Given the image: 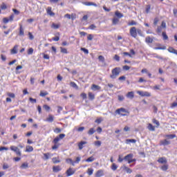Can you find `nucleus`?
Instances as JSON below:
<instances>
[{
	"instance_id": "nucleus-1",
	"label": "nucleus",
	"mask_w": 177,
	"mask_h": 177,
	"mask_svg": "<svg viewBox=\"0 0 177 177\" xmlns=\"http://www.w3.org/2000/svg\"><path fill=\"white\" fill-rule=\"evenodd\" d=\"M129 32L131 37L133 38H136V37H138V34L140 35V37H143V35L142 34V30L139 28L136 29V27H131L129 30Z\"/></svg>"
},
{
	"instance_id": "nucleus-2",
	"label": "nucleus",
	"mask_w": 177,
	"mask_h": 177,
	"mask_svg": "<svg viewBox=\"0 0 177 177\" xmlns=\"http://www.w3.org/2000/svg\"><path fill=\"white\" fill-rule=\"evenodd\" d=\"M120 73H121V68L116 67L111 71V75H110V77L112 80H115V78H117L120 75Z\"/></svg>"
},
{
	"instance_id": "nucleus-3",
	"label": "nucleus",
	"mask_w": 177,
	"mask_h": 177,
	"mask_svg": "<svg viewBox=\"0 0 177 177\" xmlns=\"http://www.w3.org/2000/svg\"><path fill=\"white\" fill-rule=\"evenodd\" d=\"M80 161H81V157H80V156H77L76 158L75 161H73V159H71V158L66 159V162L68 164H71V165H73V167H74L75 165V164H79Z\"/></svg>"
},
{
	"instance_id": "nucleus-4",
	"label": "nucleus",
	"mask_w": 177,
	"mask_h": 177,
	"mask_svg": "<svg viewBox=\"0 0 177 177\" xmlns=\"http://www.w3.org/2000/svg\"><path fill=\"white\" fill-rule=\"evenodd\" d=\"M115 113H116V114H119L120 115H122V117H125V115H127V114H124L122 113H128V111H127V109H125L124 108H120L115 111Z\"/></svg>"
},
{
	"instance_id": "nucleus-5",
	"label": "nucleus",
	"mask_w": 177,
	"mask_h": 177,
	"mask_svg": "<svg viewBox=\"0 0 177 177\" xmlns=\"http://www.w3.org/2000/svg\"><path fill=\"white\" fill-rule=\"evenodd\" d=\"M137 93L138 95H140V96H142V97H150V96H151V93L147 92V91H137Z\"/></svg>"
},
{
	"instance_id": "nucleus-6",
	"label": "nucleus",
	"mask_w": 177,
	"mask_h": 177,
	"mask_svg": "<svg viewBox=\"0 0 177 177\" xmlns=\"http://www.w3.org/2000/svg\"><path fill=\"white\" fill-rule=\"evenodd\" d=\"M160 146H168V145H171V141H169L167 139L162 140L159 142Z\"/></svg>"
},
{
	"instance_id": "nucleus-7",
	"label": "nucleus",
	"mask_w": 177,
	"mask_h": 177,
	"mask_svg": "<svg viewBox=\"0 0 177 177\" xmlns=\"http://www.w3.org/2000/svg\"><path fill=\"white\" fill-rule=\"evenodd\" d=\"M133 157V154L129 153L126 156H124V160H125V161H128V164H129V161H131V159H132Z\"/></svg>"
},
{
	"instance_id": "nucleus-8",
	"label": "nucleus",
	"mask_w": 177,
	"mask_h": 177,
	"mask_svg": "<svg viewBox=\"0 0 177 177\" xmlns=\"http://www.w3.org/2000/svg\"><path fill=\"white\" fill-rule=\"evenodd\" d=\"M19 48V45H15L12 49H11L10 53L11 55H16L17 54V49Z\"/></svg>"
},
{
	"instance_id": "nucleus-9",
	"label": "nucleus",
	"mask_w": 177,
	"mask_h": 177,
	"mask_svg": "<svg viewBox=\"0 0 177 177\" xmlns=\"http://www.w3.org/2000/svg\"><path fill=\"white\" fill-rule=\"evenodd\" d=\"M66 174H67V176H71V175H74V174H75V170H73V169L69 168L66 171Z\"/></svg>"
},
{
	"instance_id": "nucleus-10",
	"label": "nucleus",
	"mask_w": 177,
	"mask_h": 177,
	"mask_svg": "<svg viewBox=\"0 0 177 177\" xmlns=\"http://www.w3.org/2000/svg\"><path fill=\"white\" fill-rule=\"evenodd\" d=\"M86 141H81L80 142L78 143V148L79 150H82L84 149V145H86Z\"/></svg>"
},
{
	"instance_id": "nucleus-11",
	"label": "nucleus",
	"mask_w": 177,
	"mask_h": 177,
	"mask_svg": "<svg viewBox=\"0 0 177 177\" xmlns=\"http://www.w3.org/2000/svg\"><path fill=\"white\" fill-rule=\"evenodd\" d=\"M83 5H85L86 6H95V7L97 6V4L93 2H88V1L83 2Z\"/></svg>"
},
{
	"instance_id": "nucleus-12",
	"label": "nucleus",
	"mask_w": 177,
	"mask_h": 177,
	"mask_svg": "<svg viewBox=\"0 0 177 177\" xmlns=\"http://www.w3.org/2000/svg\"><path fill=\"white\" fill-rule=\"evenodd\" d=\"M104 175V171L102 169L98 170L96 174H95V176L96 177H102Z\"/></svg>"
},
{
	"instance_id": "nucleus-13",
	"label": "nucleus",
	"mask_w": 177,
	"mask_h": 177,
	"mask_svg": "<svg viewBox=\"0 0 177 177\" xmlns=\"http://www.w3.org/2000/svg\"><path fill=\"white\" fill-rule=\"evenodd\" d=\"M19 35L20 37H24V28H23V25L20 24L19 25Z\"/></svg>"
},
{
	"instance_id": "nucleus-14",
	"label": "nucleus",
	"mask_w": 177,
	"mask_h": 177,
	"mask_svg": "<svg viewBox=\"0 0 177 177\" xmlns=\"http://www.w3.org/2000/svg\"><path fill=\"white\" fill-rule=\"evenodd\" d=\"M158 162H159L160 164H167V158L164 157L160 158L158 160Z\"/></svg>"
},
{
	"instance_id": "nucleus-15",
	"label": "nucleus",
	"mask_w": 177,
	"mask_h": 177,
	"mask_svg": "<svg viewBox=\"0 0 177 177\" xmlns=\"http://www.w3.org/2000/svg\"><path fill=\"white\" fill-rule=\"evenodd\" d=\"M127 97H128L129 99H133V97H135V94L133 93V91H130L129 92L127 95H126Z\"/></svg>"
},
{
	"instance_id": "nucleus-16",
	"label": "nucleus",
	"mask_w": 177,
	"mask_h": 177,
	"mask_svg": "<svg viewBox=\"0 0 177 177\" xmlns=\"http://www.w3.org/2000/svg\"><path fill=\"white\" fill-rule=\"evenodd\" d=\"M91 89H92V91H100V89H102V88L98 85L93 84L91 86Z\"/></svg>"
},
{
	"instance_id": "nucleus-17",
	"label": "nucleus",
	"mask_w": 177,
	"mask_h": 177,
	"mask_svg": "<svg viewBox=\"0 0 177 177\" xmlns=\"http://www.w3.org/2000/svg\"><path fill=\"white\" fill-rule=\"evenodd\" d=\"M168 52H169V53H174V55H177V50L172 47H169Z\"/></svg>"
},
{
	"instance_id": "nucleus-18",
	"label": "nucleus",
	"mask_w": 177,
	"mask_h": 177,
	"mask_svg": "<svg viewBox=\"0 0 177 177\" xmlns=\"http://www.w3.org/2000/svg\"><path fill=\"white\" fill-rule=\"evenodd\" d=\"M46 11H47V14H48L49 16H55V12H52L51 7H48Z\"/></svg>"
},
{
	"instance_id": "nucleus-19",
	"label": "nucleus",
	"mask_w": 177,
	"mask_h": 177,
	"mask_svg": "<svg viewBox=\"0 0 177 177\" xmlns=\"http://www.w3.org/2000/svg\"><path fill=\"white\" fill-rule=\"evenodd\" d=\"M53 172H59L62 171V167H60V166H54L53 167Z\"/></svg>"
},
{
	"instance_id": "nucleus-20",
	"label": "nucleus",
	"mask_w": 177,
	"mask_h": 177,
	"mask_svg": "<svg viewBox=\"0 0 177 177\" xmlns=\"http://www.w3.org/2000/svg\"><path fill=\"white\" fill-rule=\"evenodd\" d=\"M118 23H120V19L114 17L112 19V24H113V26H116V24H118Z\"/></svg>"
},
{
	"instance_id": "nucleus-21",
	"label": "nucleus",
	"mask_w": 177,
	"mask_h": 177,
	"mask_svg": "<svg viewBox=\"0 0 177 177\" xmlns=\"http://www.w3.org/2000/svg\"><path fill=\"white\" fill-rule=\"evenodd\" d=\"M26 151L27 153H31V151H34V147H32L30 145H28V146H26Z\"/></svg>"
},
{
	"instance_id": "nucleus-22",
	"label": "nucleus",
	"mask_w": 177,
	"mask_h": 177,
	"mask_svg": "<svg viewBox=\"0 0 177 177\" xmlns=\"http://www.w3.org/2000/svg\"><path fill=\"white\" fill-rule=\"evenodd\" d=\"M145 42L147 44H153V39L150 36H148L145 38Z\"/></svg>"
},
{
	"instance_id": "nucleus-23",
	"label": "nucleus",
	"mask_w": 177,
	"mask_h": 177,
	"mask_svg": "<svg viewBox=\"0 0 177 177\" xmlns=\"http://www.w3.org/2000/svg\"><path fill=\"white\" fill-rule=\"evenodd\" d=\"M115 16H116V17H118V19H121V17H124V15H122V13L118 11H115Z\"/></svg>"
},
{
	"instance_id": "nucleus-24",
	"label": "nucleus",
	"mask_w": 177,
	"mask_h": 177,
	"mask_svg": "<svg viewBox=\"0 0 177 177\" xmlns=\"http://www.w3.org/2000/svg\"><path fill=\"white\" fill-rule=\"evenodd\" d=\"M54 120V118L53 115H49L48 118H46V121H47L48 122H53Z\"/></svg>"
},
{
	"instance_id": "nucleus-25",
	"label": "nucleus",
	"mask_w": 177,
	"mask_h": 177,
	"mask_svg": "<svg viewBox=\"0 0 177 177\" xmlns=\"http://www.w3.org/2000/svg\"><path fill=\"white\" fill-rule=\"evenodd\" d=\"M28 168V163L24 162L20 166L21 169H27Z\"/></svg>"
},
{
	"instance_id": "nucleus-26",
	"label": "nucleus",
	"mask_w": 177,
	"mask_h": 177,
	"mask_svg": "<svg viewBox=\"0 0 177 177\" xmlns=\"http://www.w3.org/2000/svg\"><path fill=\"white\" fill-rule=\"evenodd\" d=\"M96 132V130H95V128H91L88 131V135H93Z\"/></svg>"
},
{
	"instance_id": "nucleus-27",
	"label": "nucleus",
	"mask_w": 177,
	"mask_h": 177,
	"mask_svg": "<svg viewBox=\"0 0 177 177\" xmlns=\"http://www.w3.org/2000/svg\"><path fill=\"white\" fill-rule=\"evenodd\" d=\"M148 129H149V131H156V127H154V126H153V124H148Z\"/></svg>"
},
{
	"instance_id": "nucleus-28",
	"label": "nucleus",
	"mask_w": 177,
	"mask_h": 177,
	"mask_svg": "<svg viewBox=\"0 0 177 177\" xmlns=\"http://www.w3.org/2000/svg\"><path fill=\"white\" fill-rule=\"evenodd\" d=\"M124 170L126 171L127 174H132V169H129V167L124 166Z\"/></svg>"
},
{
	"instance_id": "nucleus-29",
	"label": "nucleus",
	"mask_w": 177,
	"mask_h": 177,
	"mask_svg": "<svg viewBox=\"0 0 177 177\" xmlns=\"http://www.w3.org/2000/svg\"><path fill=\"white\" fill-rule=\"evenodd\" d=\"M93 161H95V158L93 156H91L86 160V162H93Z\"/></svg>"
},
{
	"instance_id": "nucleus-30",
	"label": "nucleus",
	"mask_w": 177,
	"mask_h": 177,
	"mask_svg": "<svg viewBox=\"0 0 177 177\" xmlns=\"http://www.w3.org/2000/svg\"><path fill=\"white\" fill-rule=\"evenodd\" d=\"M126 143H136V140L135 139H127L126 140Z\"/></svg>"
},
{
	"instance_id": "nucleus-31",
	"label": "nucleus",
	"mask_w": 177,
	"mask_h": 177,
	"mask_svg": "<svg viewBox=\"0 0 177 177\" xmlns=\"http://www.w3.org/2000/svg\"><path fill=\"white\" fill-rule=\"evenodd\" d=\"M71 86H72V88H75V89H78V86L77 85V84H75V82H71L70 83Z\"/></svg>"
},
{
	"instance_id": "nucleus-32",
	"label": "nucleus",
	"mask_w": 177,
	"mask_h": 177,
	"mask_svg": "<svg viewBox=\"0 0 177 177\" xmlns=\"http://www.w3.org/2000/svg\"><path fill=\"white\" fill-rule=\"evenodd\" d=\"M154 49L156 50H165V49H167V46H163L162 47H155Z\"/></svg>"
},
{
	"instance_id": "nucleus-33",
	"label": "nucleus",
	"mask_w": 177,
	"mask_h": 177,
	"mask_svg": "<svg viewBox=\"0 0 177 177\" xmlns=\"http://www.w3.org/2000/svg\"><path fill=\"white\" fill-rule=\"evenodd\" d=\"M138 22L135 21L134 20H132L130 22H128V26H137Z\"/></svg>"
},
{
	"instance_id": "nucleus-34",
	"label": "nucleus",
	"mask_w": 177,
	"mask_h": 177,
	"mask_svg": "<svg viewBox=\"0 0 177 177\" xmlns=\"http://www.w3.org/2000/svg\"><path fill=\"white\" fill-rule=\"evenodd\" d=\"M95 146H97V147H100L102 146V141L97 140L94 142Z\"/></svg>"
},
{
	"instance_id": "nucleus-35",
	"label": "nucleus",
	"mask_w": 177,
	"mask_h": 177,
	"mask_svg": "<svg viewBox=\"0 0 177 177\" xmlns=\"http://www.w3.org/2000/svg\"><path fill=\"white\" fill-rule=\"evenodd\" d=\"M111 168L112 171H117V168H118V166H117L115 163H113Z\"/></svg>"
},
{
	"instance_id": "nucleus-36",
	"label": "nucleus",
	"mask_w": 177,
	"mask_h": 177,
	"mask_svg": "<svg viewBox=\"0 0 177 177\" xmlns=\"http://www.w3.org/2000/svg\"><path fill=\"white\" fill-rule=\"evenodd\" d=\"M0 8L2 10H5L8 9V6H6V4H5V3H2Z\"/></svg>"
},
{
	"instance_id": "nucleus-37",
	"label": "nucleus",
	"mask_w": 177,
	"mask_h": 177,
	"mask_svg": "<svg viewBox=\"0 0 177 177\" xmlns=\"http://www.w3.org/2000/svg\"><path fill=\"white\" fill-rule=\"evenodd\" d=\"M87 174H88V175H89V176H91V175H93V169L88 168V170H87Z\"/></svg>"
},
{
	"instance_id": "nucleus-38",
	"label": "nucleus",
	"mask_w": 177,
	"mask_h": 177,
	"mask_svg": "<svg viewBox=\"0 0 177 177\" xmlns=\"http://www.w3.org/2000/svg\"><path fill=\"white\" fill-rule=\"evenodd\" d=\"M7 96L12 97V99H15V97H16V95L13 93H7Z\"/></svg>"
},
{
	"instance_id": "nucleus-39",
	"label": "nucleus",
	"mask_w": 177,
	"mask_h": 177,
	"mask_svg": "<svg viewBox=\"0 0 177 177\" xmlns=\"http://www.w3.org/2000/svg\"><path fill=\"white\" fill-rule=\"evenodd\" d=\"M166 138H168L169 139H174V138H176V135L175 134H169L166 136Z\"/></svg>"
},
{
	"instance_id": "nucleus-40",
	"label": "nucleus",
	"mask_w": 177,
	"mask_h": 177,
	"mask_svg": "<svg viewBox=\"0 0 177 177\" xmlns=\"http://www.w3.org/2000/svg\"><path fill=\"white\" fill-rule=\"evenodd\" d=\"M80 50L84 52V53H85V55H88L89 53V50L85 48H81Z\"/></svg>"
},
{
	"instance_id": "nucleus-41",
	"label": "nucleus",
	"mask_w": 177,
	"mask_h": 177,
	"mask_svg": "<svg viewBox=\"0 0 177 177\" xmlns=\"http://www.w3.org/2000/svg\"><path fill=\"white\" fill-rule=\"evenodd\" d=\"M88 98L90 100H93L95 99V95L92 93H88Z\"/></svg>"
},
{
	"instance_id": "nucleus-42",
	"label": "nucleus",
	"mask_w": 177,
	"mask_h": 177,
	"mask_svg": "<svg viewBox=\"0 0 177 177\" xmlns=\"http://www.w3.org/2000/svg\"><path fill=\"white\" fill-rule=\"evenodd\" d=\"M48 95H49V93L47 91H45V92L41 91L40 94H39V95L41 96L42 97H45Z\"/></svg>"
},
{
	"instance_id": "nucleus-43",
	"label": "nucleus",
	"mask_w": 177,
	"mask_h": 177,
	"mask_svg": "<svg viewBox=\"0 0 177 177\" xmlns=\"http://www.w3.org/2000/svg\"><path fill=\"white\" fill-rule=\"evenodd\" d=\"M162 171H167L168 169V165H164L160 167Z\"/></svg>"
},
{
	"instance_id": "nucleus-44",
	"label": "nucleus",
	"mask_w": 177,
	"mask_h": 177,
	"mask_svg": "<svg viewBox=\"0 0 177 177\" xmlns=\"http://www.w3.org/2000/svg\"><path fill=\"white\" fill-rule=\"evenodd\" d=\"M103 121V118H99L95 120L96 124H100Z\"/></svg>"
},
{
	"instance_id": "nucleus-45",
	"label": "nucleus",
	"mask_w": 177,
	"mask_h": 177,
	"mask_svg": "<svg viewBox=\"0 0 177 177\" xmlns=\"http://www.w3.org/2000/svg\"><path fill=\"white\" fill-rule=\"evenodd\" d=\"M44 160H49V157H50V153H44Z\"/></svg>"
},
{
	"instance_id": "nucleus-46",
	"label": "nucleus",
	"mask_w": 177,
	"mask_h": 177,
	"mask_svg": "<svg viewBox=\"0 0 177 177\" xmlns=\"http://www.w3.org/2000/svg\"><path fill=\"white\" fill-rule=\"evenodd\" d=\"M162 35L163 37L164 40L168 39V35H167V32H162Z\"/></svg>"
},
{
	"instance_id": "nucleus-47",
	"label": "nucleus",
	"mask_w": 177,
	"mask_h": 177,
	"mask_svg": "<svg viewBox=\"0 0 177 177\" xmlns=\"http://www.w3.org/2000/svg\"><path fill=\"white\" fill-rule=\"evenodd\" d=\"M98 60L102 62V63H104V57H103V55H100L98 57Z\"/></svg>"
},
{
	"instance_id": "nucleus-48",
	"label": "nucleus",
	"mask_w": 177,
	"mask_h": 177,
	"mask_svg": "<svg viewBox=\"0 0 177 177\" xmlns=\"http://www.w3.org/2000/svg\"><path fill=\"white\" fill-rule=\"evenodd\" d=\"M15 153L17 154V156H19V157L21 156V151H20V149L19 148L15 151Z\"/></svg>"
},
{
	"instance_id": "nucleus-49",
	"label": "nucleus",
	"mask_w": 177,
	"mask_h": 177,
	"mask_svg": "<svg viewBox=\"0 0 177 177\" xmlns=\"http://www.w3.org/2000/svg\"><path fill=\"white\" fill-rule=\"evenodd\" d=\"M43 108L46 111H49V110H50V106H48L47 104L44 105Z\"/></svg>"
},
{
	"instance_id": "nucleus-50",
	"label": "nucleus",
	"mask_w": 177,
	"mask_h": 177,
	"mask_svg": "<svg viewBox=\"0 0 177 177\" xmlns=\"http://www.w3.org/2000/svg\"><path fill=\"white\" fill-rule=\"evenodd\" d=\"M32 53H34V48H30L28 50V55H32Z\"/></svg>"
},
{
	"instance_id": "nucleus-51",
	"label": "nucleus",
	"mask_w": 177,
	"mask_h": 177,
	"mask_svg": "<svg viewBox=\"0 0 177 177\" xmlns=\"http://www.w3.org/2000/svg\"><path fill=\"white\" fill-rule=\"evenodd\" d=\"M61 53H68L67 49L63 47H60Z\"/></svg>"
},
{
	"instance_id": "nucleus-52",
	"label": "nucleus",
	"mask_w": 177,
	"mask_h": 177,
	"mask_svg": "<svg viewBox=\"0 0 177 177\" xmlns=\"http://www.w3.org/2000/svg\"><path fill=\"white\" fill-rule=\"evenodd\" d=\"M59 140H60V138L57 136V137L53 140V143H55V145H57V142H59Z\"/></svg>"
},
{
	"instance_id": "nucleus-53",
	"label": "nucleus",
	"mask_w": 177,
	"mask_h": 177,
	"mask_svg": "<svg viewBox=\"0 0 177 177\" xmlns=\"http://www.w3.org/2000/svg\"><path fill=\"white\" fill-rule=\"evenodd\" d=\"M53 162L54 164H59V162H60V160H57V158H53Z\"/></svg>"
},
{
	"instance_id": "nucleus-54",
	"label": "nucleus",
	"mask_w": 177,
	"mask_h": 177,
	"mask_svg": "<svg viewBox=\"0 0 177 177\" xmlns=\"http://www.w3.org/2000/svg\"><path fill=\"white\" fill-rule=\"evenodd\" d=\"M80 96L82 97V99H83L84 100H85V99H86V97H87L86 93H81V94H80Z\"/></svg>"
},
{
	"instance_id": "nucleus-55",
	"label": "nucleus",
	"mask_w": 177,
	"mask_h": 177,
	"mask_svg": "<svg viewBox=\"0 0 177 177\" xmlns=\"http://www.w3.org/2000/svg\"><path fill=\"white\" fill-rule=\"evenodd\" d=\"M3 23H4V24H7V23H9V19L7 17H4L3 19Z\"/></svg>"
},
{
	"instance_id": "nucleus-56",
	"label": "nucleus",
	"mask_w": 177,
	"mask_h": 177,
	"mask_svg": "<svg viewBox=\"0 0 177 177\" xmlns=\"http://www.w3.org/2000/svg\"><path fill=\"white\" fill-rule=\"evenodd\" d=\"M28 35L29 37V39H30V40L34 39V35H32V33H31V32H29Z\"/></svg>"
},
{
	"instance_id": "nucleus-57",
	"label": "nucleus",
	"mask_w": 177,
	"mask_h": 177,
	"mask_svg": "<svg viewBox=\"0 0 177 177\" xmlns=\"http://www.w3.org/2000/svg\"><path fill=\"white\" fill-rule=\"evenodd\" d=\"M10 150H12V151H14V152H15V150H17L19 148H18L17 147H15V146H11V147H10Z\"/></svg>"
},
{
	"instance_id": "nucleus-58",
	"label": "nucleus",
	"mask_w": 177,
	"mask_h": 177,
	"mask_svg": "<svg viewBox=\"0 0 177 177\" xmlns=\"http://www.w3.org/2000/svg\"><path fill=\"white\" fill-rule=\"evenodd\" d=\"M29 100H30V103H37V99H34L32 97H30Z\"/></svg>"
},
{
	"instance_id": "nucleus-59",
	"label": "nucleus",
	"mask_w": 177,
	"mask_h": 177,
	"mask_svg": "<svg viewBox=\"0 0 177 177\" xmlns=\"http://www.w3.org/2000/svg\"><path fill=\"white\" fill-rule=\"evenodd\" d=\"M151 8V7L150 6V5H147V8H146V12L147 13H150V9Z\"/></svg>"
},
{
	"instance_id": "nucleus-60",
	"label": "nucleus",
	"mask_w": 177,
	"mask_h": 177,
	"mask_svg": "<svg viewBox=\"0 0 177 177\" xmlns=\"http://www.w3.org/2000/svg\"><path fill=\"white\" fill-rule=\"evenodd\" d=\"M87 39L88 41H92L93 39V35H88V37H87Z\"/></svg>"
},
{
	"instance_id": "nucleus-61",
	"label": "nucleus",
	"mask_w": 177,
	"mask_h": 177,
	"mask_svg": "<svg viewBox=\"0 0 177 177\" xmlns=\"http://www.w3.org/2000/svg\"><path fill=\"white\" fill-rule=\"evenodd\" d=\"M54 132H55V133H60V132H62V129H59V128H56V129L54 130Z\"/></svg>"
},
{
	"instance_id": "nucleus-62",
	"label": "nucleus",
	"mask_w": 177,
	"mask_h": 177,
	"mask_svg": "<svg viewBox=\"0 0 177 177\" xmlns=\"http://www.w3.org/2000/svg\"><path fill=\"white\" fill-rule=\"evenodd\" d=\"M130 68L131 67L127 65L123 66V70H125L126 71H128V70H130Z\"/></svg>"
},
{
	"instance_id": "nucleus-63",
	"label": "nucleus",
	"mask_w": 177,
	"mask_h": 177,
	"mask_svg": "<svg viewBox=\"0 0 177 177\" xmlns=\"http://www.w3.org/2000/svg\"><path fill=\"white\" fill-rule=\"evenodd\" d=\"M89 30H95V28H96V26H95V24H91L89 27H88Z\"/></svg>"
},
{
	"instance_id": "nucleus-64",
	"label": "nucleus",
	"mask_w": 177,
	"mask_h": 177,
	"mask_svg": "<svg viewBox=\"0 0 177 177\" xmlns=\"http://www.w3.org/2000/svg\"><path fill=\"white\" fill-rule=\"evenodd\" d=\"M171 109H174L175 107H177V102H173L171 104Z\"/></svg>"
}]
</instances>
